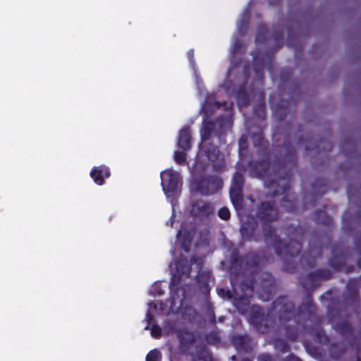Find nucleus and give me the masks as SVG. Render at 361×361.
Listing matches in <instances>:
<instances>
[{
  "mask_svg": "<svg viewBox=\"0 0 361 361\" xmlns=\"http://www.w3.org/2000/svg\"><path fill=\"white\" fill-rule=\"evenodd\" d=\"M274 51H269L265 54L257 53L254 57V69L257 75H262L263 69L267 66L269 70L272 66V59Z\"/></svg>",
  "mask_w": 361,
  "mask_h": 361,
  "instance_id": "nucleus-13",
  "label": "nucleus"
},
{
  "mask_svg": "<svg viewBox=\"0 0 361 361\" xmlns=\"http://www.w3.org/2000/svg\"><path fill=\"white\" fill-rule=\"evenodd\" d=\"M161 354L158 349L150 350L146 355V361H161Z\"/></svg>",
  "mask_w": 361,
  "mask_h": 361,
  "instance_id": "nucleus-31",
  "label": "nucleus"
},
{
  "mask_svg": "<svg viewBox=\"0 0 361 361\" xmlns=\"http://www.w3.org/2000/svg\"><path fill=\"white\" fill-rule=\"evenodd\" d=\"M355 361H361V359L359 357V356H355Z\"/></svg>",
  "mask_w": 361,
  "mask_h": 361,
  "instance_id": "nucleus-55",
  "label": "nucleus"
},
{
  "mask_svg": "<svg viewBox=\"0 0 361 361\" xmlns=\"http://www.w3.org/2000/svg\"><path fill=\"white\" fill-rule=\"evenodd\" d=\"M279 135L274 133L275 144L269 148L268 140L261 134L252 135V144L257 153L264 157L259 160L248 162L250 173L252 177L264 180V187L272 197L283 195L281 205L287 212L297 210V201L290 194L293 170L297 164L295 149L290 144L289 135H283L282 145L278 143Z\"/></svg>",
  "mask_w": 361,
  "mask_h": 361,
  "instance_id": "nucleus-1",
  "label": "nucleus"
},
{
  "mask_svg": "<svg viewBox=\"0 0 361 361\" xmlns=\"http://www.w3.org/2000/svg\"><path fill=\"white\" fill-rule=\"evenodd\" d=\"M251 289L259 286V298L263 301H268L272 298L275 289V279L269 272H262L257 279L251 281L249 286Z\"/></svg>",
  "mask_w": 361,
  "mask_h": 361,
  "instance_id": "nucleus-5",
  "label": "nucleus"
},
{
  "mask_svg": "<svg viewBox=\"0 0 361 361\" xmlns=\"http://www.w3.org/2000/svg\"><path fill=\"white\" fill-rule=\"evenodd\" d=\"M202 361H215L212 356L207 355L202 357Z\"/></svg>",
  "mask_w": 361,
  "mask_h": 361,
  "instance_id": "nucleus-48",
  "label": "nucleus"
},
{
  "mask_svg": "<svg viewBox=\"0 0 361 361\" xmlns=\"http://www.w3.org/2000/svg\"><path fill=\"white\" fill-rule=\"evenodd\" d=\"M174 160L176 164L183 165L185 164L187 160V154L183 151H176L174 152Z\"/></svg>",
  "mask_w": 361,
  "mask_h": 361,
  "instance_id": "nucleus-33",
  "label": "nucleus"
},
{
  "mask_svg": "<svg viewBox=\"0 0 361 361\" xmlns=\"http://www.w3.org/2000/svg\"><path fill=\"white\" fill-rule=\"evenodd\" d=\"M288 102H284L283 101H281L279 104H277L274 110V115L277 118L279 122L283 121L289 112Z\"/></svg>",
  "mask_w": 361,
  "mask_h": 361,
  "instance_id": "nucleus-22",
  "label": "nucleus"
},
{
  "mask_svg": "<svg viewBox=\"0 0 361 361\" xmlns=\"http://www.w3.org/2000/svg\"><path fill=\"white\" fill-rule=\"evenodd\" d=\"M207 339L208 341H210L211 339H212L214 342H218L219 341V338L217 336V335L214 334L207 335Z\"/></svg>",
  "mask_w": 361,
  "mask_h": 361,
  "instance_id": "nucleus-46",
  "label": "nucleus"
},
{
  "mask_svg": "<svg viewBox=\"0 0 361 361\" xmlns=\"http://www.w3.org/2000/svg\"><path fill=\"white\" fill-rule=\"evenodd\" d=\"M268 28L264 25H259L257 27L255 42L257 44H264L267 38Z\"/></svg>",
  "mask_w": 361,
  "mask_h": 361,
  "instance_id": "nucleus-28",
  "label": "nucleus"
},
{
  "mask_svg": "<svg viewBox=\"0 0 361 361\" xmlns=\"http://www.w3.org/2000/svg\"><path fill=\"white\" fill-rule=\"evenodd\" d=\"M161 185L167 195H173L178 190L179 175L173 171L161 173Z\"/></svg>",
  "mask_w": 361,
  "mask_h": 361,
  "instance_id": "nucleus-12",
  "label": "nucleus"
},
{
  "mask_svg": "<svg viewBox=\"0 0 361 361\" xmlns=\"http://www.w3.org/2000/svg\"><path fill=\"white\" fill-rule=\"evenodd\" d=\"M235 358H236V357H235V355H233V356L231 357V359H232L233 360H235Z\"/></svg>",
  "mask_w": 361,
  "mask_h": 361,
  "instance_id": "nucleus-58",
  "label": "nucleus"
},
{
  "mask_svg": "<svg viewBox=\"0 0 361 361\" xmlns=\"http://www.w3.org/2000/svg\"><path fill=\"white\" fill-rule=\"evenodd\" d=\"M312 188L314 192V199L317 196L322 197L328 191V180L324 178H317L312 183Z\"/></svg>",
  "mask_w": 361,
  "mask_h": 361,
  "instance_id": "nucleus-19",
  "label": "nucleus"
},
{
  "mask_svg": "<svg viewBox=\"0 0 361 361\" xmlns=\"http://www.w3.org/2000/svg\"><path fill=\"white\" fill-rule=\"evenodd\" d=\"M322 253V246L312 247L310 245L309 252L306 255L301 257V263L303 262L309 268H314L316 266L317 258L321 257Z\"/></svg>",
  "mask_w": 361,
  "mask_h": 361,
  "instance_id": "nucleus-17",
  "label": "nucleus"
},
{
  "mask_svg": "<svg viewBox=\"0 0 361 361\" xmlns=\"http://www.w3.org/2000/svg\"><path fill=\"white\" fill-rule=\"evenodd\" d=\"M218 293L220 295L226 296L228 300H233L235 297L234 293L229 289L220 288L218 290Z\"/></svg>",
  "mask_w": 361,
  "mask_h": 361,
  "instance_id": "nucleus-36",
  "label": "nucleus"
},
{
  "mask_svg": "<svg viewBox=\"0 0 361 361\" xmlns=\"http://www.w3.org/2000/svg\"><path fill=\"white\" fill-rule=\"evenodd\" d=\"M297 145L298 147H304L305 152H310L315 150L317 153L320 151H328L332 150L334 145L333 144L326 140H317L314 136H307L305 139L302 137H299L297 141Z\"/></svg>",
  "mask_w": 361,
  "mask_h": 361,
  "instance_id": "nucleus-7",
  "label": "nucleus"
},
{
  "mask_svg": "<svg viewBox=\"0 0 361 361\" xmlns=\"http://www.w3.org/2000/svg\"><path fill=\"white\" fill-rule=\"evenodd\" d=\"M178 147L184 151L191 147V133L188 128H183L179 132Z\"/></svg>",
  "mask_w": 361,
  "mask_h": 361,
  "instance_id": "nucleus-20",
  "label": "nucleus"
},
{
  "mask_svg": "<svg viewBox=\"0 0 361 361\" xmlns=\"http://www.w3.org/2000/svg\"><path fill=\"white\" fill-rule=\"evenodd\" d=\"M241 361H252V360L249 358H244Z\"/></svg>",
  "mask_w": 361,
  "mask_h": 361,
  "instance_id": "nucleus-56",
  "label": "nucleus"
},
{
  "mask_svg": "<svg viewBox=\"0 0 361 361\" xmlns=\"http://www.w3.org/2000/svg\"><path fill=\"white\" fill-rule=\"evenodd\" d=\"M336 329L345 339L348 341L350 345L354 346L356 345V337L355 336L354 329L350 323L346 321L342 322L336 324Z\"/></svg>",
  "mask_w": 361,
  "mask_h": 361,
  "instance_id": "nucleus-16",
  "label": "nucleus"
},
{
  "mask_svg": "<svg viewBox=\"0 0 361 361\" xmlns=\"http://www.w3.org/2000/svg\"><path fill=\"white\" fill-rule=\"evenodd\" d=\"M243 261L244 257L243 258L238 252H233L231 257V264L232 267L237 266L240 268Z\"/></svg>",
  "mask_w": 361,
  "mask_h": 361,
  "instance_id": "nucleus-32",
  "label": "nucleus"
},
{
  "mask_svg": "<svg viewBox=\"0 0 361 361\" xmlns=\"http://www.w3.org/2000/svg\"><path fill=\"white\" fill-rule=\"evenodd\" d=\"M204 292L205 293H209V286L208 284H205V286H204Z\"/></svg>",
  "mask_w": 361,
  "mask_h": 361,
  "instance_id": "nucleus-51",
  "label": "nucleus"
},
{
  "mask_svg": "<svg viewBox=\"0 0 361 361\" xmlns=\"http://www.w3.org/2000/svg\"><path fill=\"white\" fill-rule=\"evenodd\" d=\"M355 250L361 257V232L354 239Z\"/></svg>",
  "mask_w": 361,
  "mask_h": 361,
  "instance_id": "nucleus-37",
  "label": "nucleus"
},
{
  "mask_svg": "<svg viewBox=\"0 0 361 361\" xmlns=\"http://www.w3.org/2000/svg\"><path fill=\"white\" fill-rule=\"evenodd\" d=\"M354 269L355 268L353 265L348 266L345 269V273L348 274V273L353 272Z\"/></svg>",
  "mask_w": 361,
  "mask_h": 361,
  "instance_id": "nucleus-49",
  "label": "nucleus"
},
{
  "mask_svg": "<svg viewBox=\"0 0 361 361\" xmlns=\"http://www.w3.org/2000/svg\"><path fill=\"white\" fill-rule=\"evenodd\" d=\"M198 259L195 256L192 257L190 260V264L186 259H179L176 263L177 271L180 275L190 274L191 272V264L197 263Z\"/></svg>",
  "mask_w": 361,
  "mask_h": 361,
  "instance_id": "nucleus-21",
  "label": "nucleus"
},
{
  "mask_svg": "<svg viewBox=\"0 0 361 361\" xmlns=\"http://www.w3.org/2000/svg\"><path fill=\"white\" fill-rule=\"evenodd\" d=\"M349 252L350 250L341 244L334 245L331 247L332 257L329 260V264L335 271H341L345 266Z\"/></svg>",
  "mask_w": 361,
  "mask_h": 361,
  "instance_id": "nucleus-11",
  "label": "nucleus"
},
{
  "mask_svg": "<svg viewBox=\"0 0 361 361\" xmlns=\"http://www.w3.org/2000/svg\"><path fill=\"white\" fill-rule=\"evenodd\" d=\"M236 99L239 102L244 105H247L250 102L247 93L245 89L243 87H240L237 91Z\"/></svg>",
  "mask_w": 361,
  "mask_h": 361,
  "instance_id": "nucleus-30",
  "label": "nucleus"
},
{
  "mask_svg": "<svg viewBox=\"0 0 361 361\" xmlns=\"http://www.w3.org/2000/svg\"><path fill=\"white\" fill-rule=\"evenodd\" d=\"M289 350H290V347H289V345H288V343H285V342H284V343H283V345H282L281 351H282L283 353H286V352H288Z\"/></svg>",
  "mask_w": 361,
  "mask_h": 361,
  "instance_id": "nucleus-47",
  "label": "nucleus"
},
{
  "mask_svg": "<svg viewBox=\"0 0 361 361\" xmlns=\"http://www.w3.org/2000/svg\"><path fill=\"white\" fill-rule=\"evenodd\" d=\"M314 221L318 224H323L330 228L333 224V219L327 215L326 212L322 209H318L314 212Z\"/></svg>",
  "mask_w": 361,
  "mask_h": 361,
  "instance_id": "nucleus-23",
  "label": "nucleus"
},
{
  "mask_svg": "<svg viewBox=\"0 0 361 361\" xmlns=\"http://www.w3.org/2000/svg\"><path fill=\"white\" fill-rule=\"evenodd\" d=\"M348 145L350 147L354 148L353 143L351 141L348 140L347 139H344V140H342V142H341L340 147H341V149L343 150V152L346 155H348V153L345 152V149H344L345 148V145Z\"/></svg>",
  "mask_w": 361,
  "mask_h": 361,
  "instance_id": "nucleus-41",
  "label": "nucleus"
},
{
  "mask_svg": "<svg viewBox=\"0 0 361 361\" xmlns=\"http://www.w3.org/2000/svg\"><path fill=\"white\" fill-rule=\"evenodd\" d=\"M202 149L207 159L212 164V167L214 171L220 172L224 166V161L222 159H219L220 151L219 147L212 142H209L202 145Z\"/></svg>",
  "mask_w": 361,
  "mask_h": 361,
  "instance_id": "nucleus-10",
  "label": "nucleus"
},
{
  "mask_svg": "<svg viewBox=\"0 0 361 361\" xmlns=\"http://www.w3.org/2000/svg\"><path fill=\"white\" fill-rule=\"evenodd\" d=\"M152 305L153 306V308H154V309H157V304H155V303H152V304H151V306H152Z\"/></svg>",
  "mask_w": 361,
  "mask_h": 361,
  "instance_id": "nucleus-54",
  "label": "nucleus"
},
{
  "mask_svg": "<svg viewBox=\"0 0 361 361\" xmlns=\"http://www.w3.org/2000/svg\"><path fill=\"white\" fill-rule=\"evenodd\" d=\"M244 261L247 267H257L260 262L259 254L256 252H250L244 256Z\"/></svg>",
  "mask_w": 361,
  "mask_h": 361,
  "instance_id": "nucleus-26",
  "label": "nucleus"
},
{
  "mask_svg": "<svg viewBox=\"0 0 361 361\" xmlns=\"http://www.w3.org/2000/svg\"><path fill=\"white\" fill-rule=\"evenodd\" d=\"M213 322V323H215V322H216L215 317H214V319H213V322Z\"/></svg>",
  "mask_w": 361,
  "mask_h": 361,
  "instance_id": "nucleus-60",
  "label": "nucleus"
},
{
  "mask_svg": "<svg viewBox=\"0 0 361 361\" xmlns=\"http://www.w3.org/2000/svg\"><path fill=\"white\" fill-rule=\"evenodd\" d=\"M231 342L238 351L250 353L252 350L251 339L247 335L235 334Z\"/></svg>",
  "mask_w": 361,
  "mask_h": 361,
  "instance_id": "nucleus-14",
  "label": "nucleus"
},
{
  "mask_svg": "<svg viewBox=\"0 0 361 361\" xmlns=\"http://www.w3.org/2000/svg\"><path fill=\"white\" fill-rule=\"evenodd\" d=\"M295 35H293L290 32V28H288V38H287V45L290 47L294 48L295 50L298 49V44L295 42Z\"/></svg>",
  "mask_w": 361,
  "mask_h": 361,
  "instance_id": "nucleus-34",
  "label": "nucleus"
},
{
  "mask_svg": "<svg viewBox=\"0 0 361 361\" xmlns=\"http://www.w3.org/2000/svg\"><path fill=\"white\" fill-rule=\"evenodd\" d=\"M281 361H302L299 357H296L293 354H289L286 357L281 359Z\"/></svg>",
  "mask_w": 361,
  "mask_h": 361,
  "instance_id": "nucleus-43",
  "label": "nucleus"
},
{
  "mask_svg": "<svg viewBox=\"0 0 361 361\" xmlns=\"http://www.w3.org/2000/svg\"><path fill=\"white\" fill-rule=\"evenodd\" d=\"M279 1L280 0H273V1L269 0V4H271L272 6H276L279 4Z\"/></svg>",
  "mask_w": 361,
  "mask_h": 361,
  "instance_id": "nucleus-50",
  "label": "nucleus"
},
{
  "mask_svg": "<svg viewBox=\"0 0 361 361\" xmlns=\"http://www.w3.org/2000/svg\"><path fill=\"white\" fill-rule=\"evenodd\" d=\"M240 233L243 238L247 241H257V238L255 236V229L254 226L248 224L243 225L240 228Z\"/></svg>",
  "mask_w": 361,
  "mask_h": 361,
  "instance_id": "nucleus-27",
  "label": "nucleus"
},
{
  "mask_svg": "<svg viewBox=\"0 0 361 361\" xmlns=\"http://www.w3.org/2000/svg\"><path fill=\"white\" fill-rule=\"evenodd\" d=\"M283 31H276L274 34V38L276 42V44L278 45L279 43L283 44Z\"/></svg>",
  "mask_w": 361,
  "mask_h": 361,
  "instance_id": "nucleus-39",
  "label": "nucleus"
},
{
  "mask_svg": "<svg viewBox=\"0 0 361 361\" xmlns=\"http://www.w3.org/2000/svg\"><path fill=\"white\" fill-rule=\"evenodd\" d=\"M195 190L203 195L218 192L223 186L222 178L216 175L201 176L194 181Z\"/></svg>",
  "mask_w": 361,
  "mask_h": 361,
  "instance_id": "nucleus-6",
  "label": "nucleus"
},
{
  "mask_svg": "<svg viewBox=\"0 0 361 361\" xmlns=\"http://www.w3.org/2000/svg\"><path fill=\"white\" fill-rule=\"evenodd\" d=\"M185 311L188 310V311H190V312H193L194 313H195V310H193L192 308H190V307H185Z\"/></svg>",
  "mask_w": 361,
  "mask_h": 361,
  "instance_id": "nucleus-52",
  "label": "nucleus"
},
{
  "mask_svg": "<svg viewBox=\"0 0 361 361\" xmlns=\"http://www.w3.org/2000/svg\"><path fill=\"white\" fill-rule=\"evenodd\" d=\"M151 335L156 338H159L161 336V329L158 324L152 325Z\"/></svg>",
  "mask_w": 361,
  "mask_h": 361,
  "instance_id": "nucleus-38",
  "label": "nucleus"
},
{
  "mask_svg": "<svg viewBox=\"0 0 361 361\" xmlns=\"http://www.w3.org/2000/svg\"><path fill=\"white\" fill-rule=\"evenodd\" d=\"M233 303L240 314H245L248 312H250V316H249L250 323L252 326H255V328L257 329V331H259L261 334H267L269 331H273V330H279L280 328L284 329V326L283 324H280L277 319H276V324L274 325V326L269 328L267 331H262L259 330L257 328V326L252 322V321H251L252 311V308L254 307L257 306V307H260L262 310L264 315L266 316L268 314L269 312L271 310V309L272 307V305H271L270 308L268 310L267 313H265L264 311V309L259 305H252V307H250V297H248L247 295L238 296L236 295L235 297L233 298Z\"/></svg>",
  "mask_w": 361,
  "mask_h": 361,
  "instance_id": "nucleus-4",
  "label": "nucleus"
},
{
  "mask_svg": "<svg viewBox=\"0 0 361 361\" xmlns=\"http://www.w3.org/2000/svg\"><path fill=\"white\" fill-rule=\"evenodd\" d=\"M90 176L96 184L102 185L104 183L105 179L110 177V169L103 164L98 166H94L90 171Z\"/></svg>",
  "mask_w": 361,
  "mask_h": 361,
  "instance_id": "nucleus-15",
  "label": "nucleus"
},
{
  "mask_svg": "<svg viewBox=\"0 0 361 361\" xmlns=\"http://www.w3.org/2000/svg\"><path fill=\"white\" fill-rule=\"evenodd\" d=\"M265 107L264 104H260L257 106V108L255 109V112L257 113L259 111V116L260 118H264L265 115Z\"/></svg>",
  "mask_w": 361,
  "mask_h": 361,
  "instance_id": "nucleus-42",
  "label": "nucleus"
},
{
  "mask_svg": "<svg viewBox=\"0 0 361 361\" xmlns=\"http://www.w3.org/2000/svg\"><path fill=\"white\" fill-rule=\"evenodd\" d=\"M258 361H275L273 357L269 354H261L257 357Z\"/></svg>",
  "mask_w": 361,
  "mask_h": 361,
  "instance_id": "nucleus-40",
  "label": "nucleus"
},
{
  "mask_svg": "<svg viewBox=\"0 0 361 361\" xmlns=\"http://www.w3.org/2000/svg\"><path fill=\"white\" fill-rule=\"evenodd\" d=\"M178 338L181 345H190L194 342L193 337L186 331L180 330L177 333Z\"/></svg>",
  "mask_w": 361,
  "mask_h": 361,
  "instance_id": "nucleus-29",
  "label": "nucleus"
},
{
  "mask_svg": "<svg viewBox=\"0 0 361 361\" xmlns=\"http://www.w3.org/2000/svg\"><path fill=\"white\" fill-rule=\"evenodd\" d=\"M332 278V273L326 269H318L305 276H300V286L306 290V296L296 308L294 302L286 295H280L272 302V307L264 316L262 310L256 306L252 308L251 321L257 328L267 331L276 324V319L284 326L286 338L295 341L305 323L315 314L317 307L313 302L312 293L320 285L321 281Z\"/></svg>",
  "mask_w": 361,
  "mask_h": 361,
  "instance_id": "nucleus-2",
  "label": "nucleus"
},
{
  "mask_svg": "<svg viewBox=\"0 0 361 361\" xmlns=\"http://www.w3.org/2000/svg\"><path fill=\"white\" fill-rule=\"evenodd\" d=\"M181 280V276L174 274L172 278L169 285L171 293V303H175L177 300L176 295L178 294V290L180 289L178 286Z\"/></svg>",
  "mask_w": 361,
  "mask_h": 361,
  "instance_id": "nucleus-25",
  "label": "nucleus"
},
{
  "mask_svg": "<svg viewBox=\"0 0 361 361\" xmlns=\"http://www.w3.org/2000/svg\"><path fill=\"white\" fill-rule=\"evenodd\" d=\"M247 147V144L246 141H244V140H243V138H240V142H239L240 152H241L243 150L246 149Z\"/></svg>",
  "mask_w": 361,
  "mask_h": 361,
  "instance_id": "nucleus-45",
  "label": "nucleus"
},
{
  "mask_svg": "<svg viewBox=\"0 0 361 361\" xmlns=\"http://www.w3.org/2000/svg\"><path fill=\"white\" fill-rule=\"evenodd\" d=\"M244 176L240 172H235L233 176L229 190L231 200L234 207L240 206L243 201Z\"/></svg>",
  "mask_w": 361,
  "mask_h": 361,
  "instance_id": "nucleus-9",
  "label": "nucleus"
},
{
  "mask_svg": "<svg viewBox=\"0 0 361 361\" xmlns=\"http://www.w3.org/2000/svg\"><path fill=\"white\" fill-rule=\"evenodd\" d=\"M190 214L200 220H207L214 214V207L208 201L197 200L191 204Z\"/></svg>",
  "mask_w": 361,
  "mask_h": 361,
  "instance_id": "nucleus-8",
  "label": "nucleus"
},
{
  "mask_svg": "<svg viewBox=\"0 0 361 361\" xmlns=\"http://www.w3.org/2000/svg\"><path fill=\"white\" fill-rule=\"evenodd\" d=\"M280 214L279 207L274 200L262 201L257 205L255 216L262 224L264 240L271 241L276 254L284 259V270L293 273L296 267L292 264L291 261L301 251L304 232L299 226L287 227L286 233L290 240L283 243L276 234L275 227L271 225L279 219Z\"/></svg>",
  "mask_w": 361,
  "mask_h": 361,
  "instance_id": "nucleus-3",
  "label": "nucleus"
},
{
  "mask_svg": "<svg viewBox=\"0 0 361 361\" xmlns=\"http://www.w3.org/2000/svg\"><path fill=\"white\" fill-rule=\"evenodd\" d=\"M214 129L215 123L212 121H203V126L200 130L202 142H204L210 138Z\"/></svg>",
  "mask_w": 361,
  "mask_h": 361,
  "instance_id": "nucleus-24",
  "label": "nucleus"
},
{
  "mask_svg": "<svg viewBox=\"0 0 361 361\" xmlns=\"http://www.w3.org/2000/svg\"><path fill=\"white\" fill-rule=\"evenodd\" d=\"M357 264H358L359 267H361V265H360L361 264V262H360V260L357 261Z\"/></svg>",
  "mask_w": 361,
  "mask_h": 361,
  "instance_id": "nucleus-57",
  "label": "nucleus"
},
{
  "mask_svg": "<svg viewBox=\"0 0 361 361\" xmlns=\"http://www.w3.org/2000/svg\"><path fill=\"white\" fill-rule=\"evenodd\" d=\"M202 109L206 111V106H204Z\"/></svg>",
  "mask_w": 361,
  "mask_h": 361,
  "instance_id": "nucleus-59",
  "label": "nucleus"
},
{
  "mask_svg": "<svg viewBox=\"0 0 361 361\" xmlns=\"http://www.w3.org/2000/svg\"><path fill=\"white\" fill-rule=\"evenodd\" d=\"M218 216L221 219L227 221L231 217V213L227 207H222L218 211Z\"/></svg>",
  "mask_w": 361,
  "mask_h": 361,
  "instance_id": "nucleus-35",
  "label": "nucleus"
},
{
  "mask_svg": "<svg viewBox=\"0 0 361 361\" xmlns=\"http://www.w3.org/2000/svg\"><path fill=\"white\" fill-rule=\"evenodd\" d=\"M358 285V279L355 278L350 279L346 284L347 293L345 299L348 300L352 303L359 302Z\"/></svg>",
  "mask_w": 361,
  "mask_h": 361,
  "instance_id": "nucleus-18",
  "label": "nucleus"
},
{
  "mask_svg": "<svg viewBox=\"0 0 361 361\" xmlns=\"http://www.w3.org/2000/svg\"><path fill=\"white\" fill-rule=\"evenodd\" d=\"M146 320L148 324L147 326L146 327V329H147L149 324H151L154 321V316L152 315L149 310L147 311L146 313Z\"/></svg>",
  "mask_w": 361,
  "mask_h": 361,
  "instance_id": "nucleus-44",
  "label": "nucleus"
},
{
  "mask_svg": "<svg viewBox=\"0 0 361 361\" xmlns=\"http://www.w3.org/2000/svg\"><path fill=\"white\" fill-rule=\"evenodd\" d=\"M188 54L189 57L190 56L192 57L193 56V51L191 50V51H188Z\"/></svg>",
  "mask_w": 361,
  "mask_h": 361,
  "instance_id": "nucleus-53",
  "label": "nucleus"
}]
</instances>
